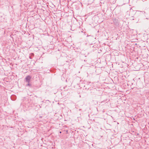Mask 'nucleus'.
I'll use <instances>...</instances> for the list:
<instances>
[{
  "label": "nucleus",
  "mask_w": 149,
  "mask_h": 149,
  "mask_svg": "<svg viewBox=\"0 0 149 149\" xmlns=\"http://www.w3.org/2000/svg\"><path fill=\"white\" fill-rule=\"evenodd\" d=\"M114 24L117 26L119 25V21L118 19L115 18L113 20Z\"/></svg>",
  "instance_id": "nucleus-1"
},
{
  "label": "nucleus",
  "mask_w": 149,
  "mask_h": 149,
  "mask_svg": "<svg viewBox=\"0 0 149 149\" xmlns=\"http://www.w3.org/2000/svg\"><path fill=\"white\" fill-rule=\"evenodd\" d=\"M31 78V77L30 75H27L25 78L26 82H30Z\"/></svg>",
  "instance_id": "nucleus-2"
},
{
  "label": "nucleus",
  "mask_w": 149,
  "mask_h": 149,
  "mask_svg": "<svg viewBox=\"0 0 149 149\" xmlns=\"http://www.w3.org/2000/svg\"><path fill=\"white\" fill-rule=\"evenodd\" d=\"M10 98L12 100H15L16 99L17 97L15 95H13L11 96Z\"/></svg>",
  "instance_id": "nucleus-3"
},
{
  "label": "nucleus",
  "mask_w": 149,
  "mask_h": 149,
  "mask_svg": "<svg viewBox=\"0 0 149 149\" xmlns=\"http://www.w3.org/2000/svg\"><path fill=\"white\" fill-rule=\"evenodd\" d=\"M109 100H108L107 99H106V100H104L103 101H102L101 102V104H102L104 102H108L109 101Z\"/></svg>",
  "instance_id": "nucleus-4"
},
{
  "label": "nucleus",
  "mask_w": 149,
  "mask_h": 149,
  "mask_svg": "<svg viewBox=\"0 0 149 149\" xmlns=\"http://www.w3.org/2000/svg\"><path fill=\"white\" fill-rule=\"evenodd\" d=\"M26 86H29L31 88L32 87V85L31 84H26Z\"/></svg>",
  "instance_id": "nucleus-5"
},
{
  "label": "nucleus",
  "mask_w": 149,
  "mask_h": 149,
  "mask_svg": "<svg viewBox=\"0 0 149 149\" xmlns=\"http://www.w3.org/2000/svg\"><path fill=\"white\" fill-rule=\"evenodd\" d=\"M30 82H26V83H27V84H30Z\"/></svg>",
  "instance_id": "nucleus-6"
},
{
  "label": "nucleus",
  "mask_w": 149,
  "mask_h": 149,
  "mask_svg": "<svg viewBox=\"0 0 149 149\" xmlns=\"http://www.w3.org/2000/svg\"><path fill=\"white\" fill-rule=\"evenodd\" d=\"M61 132H60V133H61Z\"/></svg>",
  "instance_id": "nucleus-7"
},
{
  "label": "nucleus",
  "mask_w": 149,
  "mask_h": 149,
  "mask_svg": "<svg viewBox=\"0 0 149 149\" xmlns=\"http://www.w3.org/2000/svg\"><path fill=\"white\" fill-rule=\"evenodd\" d=\"M68 131L67 130L66 132H68Z\"/></svg>",
  "instance_id": "nucleus-8"
}]
</instances>
